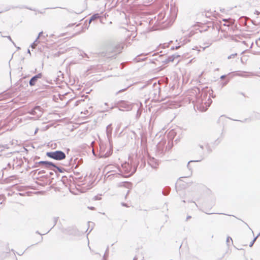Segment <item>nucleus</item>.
Listing matches in <instances>:
<instances>
[{
    "instance_id": "obj_1",
    "label": "nucleus",
    "mask_w": 260,
    "mask_h": 260,
    "mask_svg": "<svg viewBox=\"0 0 260 260\" xmlns=\"http://www.w3.org/2000/svg\"><path fill=\"white\" fill-rule=\"evenodd\" d=\"M47 155L56 160H62L66 158V154L61 151L47 152Z\"/></svg>"
},
{
    "instance_id": "obj_2",
    "label": "nucleus",
    "mask_w": 260,
    "mask_h": 260,
    "mask_svg": "<svg viewBox=\"0 0 260 260\" xmlns=\"http://www.w3.org/2000/svg\"><path fill=\"white\" fill-rule=\"evenodd\" d=\"M42 75L41 73H39L36 76L33 77L29 81V84L31 86H33L36 84V82H37V80L39 78H41L42 77Z\"/></svg>"
},
{
    "instance_id": "obj_3",
    "label": "nucleus",
    "mask_w": 260,
    "mask_h": 260,
    "mask_svg": "<svg viewBox=\"0 0 260 260\" xmlns=\"http://www.w3.org/2000/svg\"><path fill=\"white\" fill-rule=\"evenodd\" d=\"M37 111H39L40 114H41L42 110L40 106L35 107L30 113L33 115H35L37 113Z\"/></svg>"
},
{
    "instance_id": "obj_4",
    "label": "nucleus",
    "mask_w": 260,
    "mask_h": 260,
    "mask_svg": "<svg viewBox=\"0 0 260 260\" xmlns=\"http://www.w3.org/2000/svg\"><path fill=\"white\" fill-rule=\"evenodd\" d=\"M40 164H44L47 166H54L53 164L51 162L46 161H41L39 162Z\"/></svg>"
},
{
    "instance_id": "obj_5",
    "label": "nucleus",
    "mask_w": 260,
    "mask_h": 260,
    "mask_svg": "<svg viewBox=\"0 0 260 260\" xmlns=\"http://www.w3.org/2000/svg\"><path fill=\"white\" fill-rule=\"evenodd\" d=\"M99 18V15L98 14H96L93 15L90 18L89 23H90L92 21H93L95 19H97Z\"/></svg>"
},
{
    "instance_id": "obj_6",
    "label": "nucleus",
    "mask_w": 260,
    "mask_h": 260,
    "mask_svg": "<svg viewBox=\"0 0 260 260\" xmlns=\"http://www.w3.org/2000/svg\"><path fill=\"white\" fill-rule=\"evenodd\" d=\"M76 14L75 13H72L70 16V18L71 19H73L76 16Z\"/></svg>"
},
{
    "instance_id": "obj_7",
    "label": "nucleus",
    "mask_w": 260,
    "mask_h": 260,
    "mask_svg": "<svg viewBox=\"0 0 260 260\" xmlns=\"http://www.w3.org/2000/svg\"><path fill=\"white\" fill-rule=\"evenodd\" d=\"M237 53L231 54V55L228 56V59H231L232 58H234L237 56Z\"/></svg>"
},
{
    "instance_id": "obj_8",
    "label": "nucleus",
    "mask_w": 260,
    "mask_h": 260,
    "mask_svg": "<svg viewBox=\"0 0 260 260\" xmlns=\"http://www.w3.org/2000/svg\"><path fill=\"white\" fill-rule=\"evenodd\" d=\"M256 44L257 46L260 47V39H259L257 40H256Z\"/></svg>"
},
{
    "instance_id": "obj_9",
    "label": "nucleus",
    "mask_w": 260,
    "mask_h": 260,
    "mask_svg": "<svg viewBox=\"0 0 260 260\" xmlns=\"http://www.w3.org/2000/svg\"><path fill=\"white\" fill-rule=\"evenodd\" d=\"M256 3L260 4V0H254Z\"/></svg>"
},
{
    "instance_id": "obj_10",
    "label": "nucleus",
    "mask_w": 260,
    "mask_h": 260,
    "mask_svg": "<svg viewBox=\"0 0 260 260\" xmlns=\"http://www.w3.org/2000/svg\"><path fill=\"white\" fill-rule=\"evenodd\" d=\"M82 19H83V18H82L81 17H79V18H78V19H78V20L79 21H80L82 20Z\"/></svg>"
},
{
    "instance_id": "obj_11",
    "label": "nucleus",
    "mask_w": 260,
    "mask_h": 260,
    "mask_svg": "<svg viewBox=\"0 0 260 260\" xmlns=\"http://www.w3.org/2000/svg\"><path fill=\"white\" fill-rule=\"evenodd\" d=\"M89 208L91 210H94V207H89Z\"/></svg>"
},
{
    "instance_id": "obj_12",
    "label": "nucleus",
    "mask_w": 260,
    "mask_h": 260,
    "mask_svg": "<svg viewBox=\"0 0 260 260\" xmlns=\"http://www.w3.org/2000/svg\"><path fill=\"white\" fill-rule=\"evenodd\" d=\"M112 175V174H110L109 175H108V177H110Z\"/></svg>"
},
{
    "instance_id": "obj_13",
    "label": "nucleus",
    "mask_w": 260,
    "mask_h": 260,
    "mask_svg": "<svg viewBox=\"0 0 260 260\" xmlns=\"http://www.w3.org/2000/svg\"><path fill=\"white\" fill-rule=\"evenodd\" d=\"M83 11V10H81V11L80 12V13H81V12H82Z\"/></svg>"
}]
</instances>
